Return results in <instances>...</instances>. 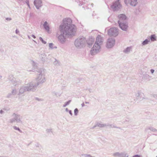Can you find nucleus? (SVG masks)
<instances>
[{
  "label": "nucleus",
  "mask_w": 157,
  "mask_h": 157,
  "mask_svg": "<svg viewBox=\"0 0 157 157\" xmlns=\"http://www.w3.org/2000/svg\"><path fill=\"white\" fill-rule=\"evenodd\" d=\"M72 20L70 18H65L63 21V24L59 26V31L61 34L58 37L59 42L64 44L66 41V36H74L76 32V27L75 25L71 24Z\"/></svg>",
  "instance_id": "nucleus-1"
},
{
  "label": "nucleus",
  "mask_w": 157,
  "mask_h": 157,
  "mask_svg": "<svg viewBox=\"0 0 157 157\" xmlns=\"http://www.w3.org/2000/svg\"><path fill=\"white\" fill-rule=\"evenodd\" d=\"M103 41V38L100 35H98L96 38V41L90 51V54L92 55H95L99 52L101 46L102 44Z\"/></svg>",
  "instance_id": "nucleus-2"
},
{
  "label": "nucleus",
  "mask_w": 157,
  "mask_h": 157,
  "mask_svg": "<svg viewBox=\"0 0 157 157\" xmlns=\"http://www.w3.org/2000/svg\"><path fill=\"white\" fill-rule=\"evenodd\" d=\"M118 17L119 19L118 23L120 27L122 30L126 31L128 27V24L124 21L126 19V16L124 14H121L119 15Z\"/></svg>",
  "instance_id": "nucleus-3"
},
{
  "label": "nucleus",
  "mask_w": 157,
  "mask_h": 157,
  "mask_svg": "<svg viewBox=\"0 0 157 157\" xmlns=\"http://www.w3.org/2000/svg\"><path fill=\"white\" fill-rule=\"evenodd\" d=\"M86 39L82 37L76 39L75 41V45L77 48H81L86 44Z\"/></svg>",
  "instance_id": "nucleus-4"
},
{
  "label": "nucleus",
  "mask_w": 157,
  "mask_h": 157,
  "mask_svg": "<svg viewBox=\"0 0 157 157\" xmlns=\"http://www.w3.org/2000/svg\"><path fill=\"white\" fill-rule=\"evenodd\" d=\"M13 118L9 120L10 123L16 122L17 123H22V117L18 113H14L12 115Z\"/></svg>",
  "instance_id": "nucleus-5"
},
{
  "label": "nucleus",
  "mask_w": 157,
  "mask_h": 157,
  "mask_svg": "<svg viewBox=\"0 0 157 157\" xmlns=\"http://www.w3.org/2000/svg\"><path fill=\"white\" fill-rule=\"evenodd\" d=\"M38 73L39 74L36 78L37 82L36 83L38 86L40 84L46 81L45 75L44 74L43 71H40Z\"/></svg>",
  "instance_id": "nucleus-6"
},
{
  "label": "nucleus",
  "mask_w": 157,
  "mask_h": 157,
  "mask_svg": "<svg viewBox=\"0 0 157 157\" xmlns=\"http://www.w3.org/2000/svg\"><path fill=\"white\" fill-rule=\"evenodd\" d=\"M119 1L120 0H117L113 2L111 6V8L113 11H117L121 8L122 5Z\"/></svg>",
  "instance_id": "nucleus-7"
},
{
  "label": "nucleus",
  "mask_w": 157,
  "mask_h": 157,
  "mask_svg": "<svg viewBox=\"0 0 157 157\" xmlns=\"http://www.w3.org/2000/svg\"><path fill=\"white\" fill-rule=\"evenodd\" d=\"M26 86L28 90V92H34L36 89L38 85L36 83L30 82Z\"/></svg>",
  "instance_id": "nucleus-8"
},
{
  "label": "nucleus",
  "mask_w": 157,
  "mask_h": 157,
  "mask_svg": "<svg viewBox=\"0 0 157 157\" xmlns=\"http://www.w3.org/2000/svg\"><path fill=\"white\" fill-rule=\"evenodd\" d=\"M118 29L115 28H111L108 31V34L110 36L115 37L118 35Z\"/></svg>",
  "instance_id": "nucleus-9"
},
{
  "label": "nucleus",
  "mask_w": 157,
  "mask_h": 157,
  "mask_svg": "<svg viewBox=\"0 0 157 157\" xmlns=\"http://www.w3.org/2000/svg\"><path fill=\"white\" fill-rule=\"evenodd\" d=\"M27 91H28V90L26 86H22L20 87L17 95L19 97L21 96H24L25 93Z\"/></svg>",
  "instance_id": "nucleus-10"
},
{
  "label": "nucleus",
  "mask_w": 157,
  "mask_h": 157,
  "mask_svg": "<svg viewBox=\"0 0 157 157\" xmlns=\"http://www.w3.org/2000/svg\"><path fill=\"white\" fill-rule=\"evenodd\" d=\"M115 39L113 38H109L106 44V47L108 48H111L115 44Z\"/></svg>",
  "instance_id": "nucleus-11"
},
{
  "label": "nucleus",
  "mask_w": 157,
  "mask_h": 157,
  "mask_svg": "<svg viewBox=\"0 0 157 157\" xmlns=\"http://www.w3.org/2000/svg\"><path fill=\"white\" fill-rule=\"evenodd\" d=\"M11 83L13 84L14 86H18L21 83V81L20 79H16L14 78L12 79H10Z\"/></svg>",
  "instance_id": "nucleus-12"
},
{
  "label": "nucleus",
  "mask_w": 157,
  "mask_h": 157,
  "mask_svg": "<svg viewBox=\"0 0 157 157\" xmlns=\"http://www.w3.org/2000/svg\"><path fill=\"white\" fill-rule=\"evenodd\" d=\"M113 156L114 157H128V155L125 152L119 153L116 152L113 154Z\"/></svg>",
  "instance_id": "nucleus-13"
},
{
  "label": "nucleus",
  "mask_w": 157,
  "mask_h": 157,
  "mask_svg": "<svg viewBox=\"0 0 157 157\" xmlns=\"http://www.w3.org/2000/svg\"><path fill=\"white\" fill-rule=\"evenodd\" d=\"M34 4L36 8L37 9H39L42 6L41 0H34Z\"/></svg>",
  "instance_id": "nucleus-14"
},
{
  "label": "nucleus",
  "mask_w": 157,
  "mask_h": 157,
  "mask_svg": "<svg viewBox=\"0 0 157 157\" xmlns=\"http://www.w3.org/2000/svg\"><path fill=\"white\" fill-rule=\"evenodd\" d=\"M94 39L92 38H89L87 40H86V44H87L89 47H90L93 44Z\"/></svg>",
  "instance_id": "nucleus-15"
},
{
  "label": "nucleus",
  "mask_w": 157,
  "mask_h": 157,
  "mask_svg": "<svg viewBox=\"0 0 157 157\" xmlns=\"http://www.w3.org/2000/svg\"><path fill=\"white\" fill-rule=\"evenodd\" d=\"M32 64L33 65V67L34 68V71H36L39 72L40 71H42L41 70H40L37 68V63L34 62V61H32Z\"/></svg>",
  "instance_id": "nucleus-16"
},
{
  "label": "nucleus",
  "mask_w": 157,
  "mask_h": 157,
  "mask_svg": "<svg viewBox=\"0 0 157 157\" xmlns=\"http://www.w3.org/2000/svg\"><path fill=\"white\" fill-rule=\"evenodd\" d=\"M142 78L143 79L145 80H150L151 78V76L148 75L147 73H145L143 74Z\"/></svg>",
  "instance_id": "nucleus-17"
},
{
  "label": "nucleus",
  "mask_w": 157,
  "mask_h": 157,
  "mask_svg": "<svg viewBox=\"0 0 157 157\" xmlns=\"http://www.w3.org/2000/svg\"><path fill=\"white\" fill-rule=\"evenodd\" d=\"M141 93H140L139 92H137L135 94V96L137 99L141 100L143 99V98H142L141 97Z\"/></svg>",
  "instance_id": "nucleus-18"
},
{
  "label": "nucleus",
  "mask_w": 157,
  "mask_h": 157,
  "mask_svg": "<svg viewBox=\"0 0 157 157\" xmlns=\"http://www.w3.org/2000/svg\"><path fill=\"white\" fill-rule=\"evenodd\" d=\"M137 0H128V2L130 3L131 6H135L137 4Z\"/></svg>",
  "instance_id": "nucleus-19"
},
{
  "label": "nucleus",
  "mask_w": 157,
  "mask_h": 157,
  "mask_svg": "<svg viewBox=\"0 0 157 157\" xmlns=\"http://www.w3.org/2000/svg\"><path fill=\"white\" fill-rule=\"evenodd\" d=\"M40 58L41 60L43 62L45 61L46 59V55L44 53L41 54L40 55Z\"/></svg>",
  "instance_id": "nucleus-20"
},
{
  "label": "nucleus",
  "mask_w": 157,
  "mask_h": 157,
  "mask_svg": "<svg viewBox=\"0 0 157 157\" xmlns=\"http://www.w3.org/2000/svg\"><path fill=\"white\" fill-rule=\"evenodd\" d=\"M43 26L45 30L47 31H49V27L47 21H46L44 22L43 25Z\"/></svg>",
  "instance_id": "nucleus-21"
},
{
  "label": "nucleus",
  "mask_w": 157,
  "mask_h": 157,
  "mask_svg": "<svg viewBox=\"0 0 157 157\" xmlns=\"http://www.w3.org/2000/svg\"><path fill=\"white\" fill-rule=\"evenodd\" d=\"M132 47H127L123 51V52L126 54H128L131 51Z\"/></svg>",
  "instance_id": "nucleus-22"
},
{
  "label": "nucleus",
  "mask_w": 157,
  "mask_h": 157,
  "mask_svg": "<svg viewBox=\"0 0 157 157\" xmlns=\"http://www.w3.org/2000/svg\"><path fill=\"white\" fill-rule=\"evenodd\" d=\"M96 123L97 124V127L101 128L107 127V126L108 125H107L106 124H104L101 123H99L97 122H96Z\"/></svg>",
  "instance_id": "nucleus-23"
},
{
  "label": "nucleus",
  "mask_w": 157,
  "mask_h": 157,
  "mask_svg": "<svg viewBox=\"0 0 157 157\" xmlns=\"http://www.w3.org/2000/svg\"><path fill=\"white\" fill-rule=\"evenodd\" d=\"M150 41V40H148V39H146L144 40L142 43V46L145 45H147L148 44L149 42Z\"/></svg>",
  "instance_id": "nucleus-24"
},
{
  "label": "nucleus",
  "mask_w": 157,
  "mask_h": 157,
  "mask_svg": "<svg viewBox=\"0 0 157 157\" xmlns=\"http://www.w3.org/2000/svg\"><path fill=\"white\" fill-rule=\"evenodd\" d=\"M150 39L151 41H154L156 40V37L155 34L151 35L150 36Z\"/></svg>",
  "instance_id": "nucleus-25"
},
{
  "label": "nucleus",
  "mask_w": 157,
  "mask_h": 157,
  "mask_svg": "<svg viewBox=\"0 0 157 157\" xmlns=\"http://www.w3.org/2000/svg\"><path fill=\"white\" fill-rule=\"evenodd\" d=\"M148 129L151 131L155 132L156 135H157V130L153 127H151L148 128Z\"/></svg>",
  "instance_id": "nucleus-26"
},
{
  "label": "nucleus",
  "mask_w": 157,
  "mask_h": 157,
  "mask_svg": "<svg viewBox=\"0 0 157 157\" xmlns=\"http://www.w3.org/2000/svg\"><path fill=\"white\" fill-rule=\"evenodd\" d=\"M54 44L52 43H49V47L52 49H53L54 48H56L57 47L56 46H54Z\"/></svg>",
  "instance_id": "nucleus-27"
},
{
  "label": "nucleus",
  "mask_w": 157,
  "mask_h": 157,
  "mask_svg": "<svg viewBox=\"0 0 157 157\" xmlns=\"http://www.w3.org/2000/svg\"><path fill=\"white\" fill-rule=\"evenodd\" d=\"M13 128L14 129L18 130L19 132L21 133L22 131L19 128L16 127V126H13Z\"/></svg>",
  "instance_id": "nucleus-28"
},
{
  "label": "nucleus",
  "mask_w": 157,
  "mask_h": 157,
  "mask_svg": "<svg viewBox=\"0 0 157 157\" xmlns=\"http://www.w3.org/2000/svg\"><path fill=\"white\" fill-rule=\"evenodd\" d=\"M71 101V100H69L67 102H65V104L63 105V107H65L66 106L69 105V104L70 103Z\"/></svg>",
  "instance_id": "nucleus-29"
},
{
  "label": "nucleus",
  "mask_w": 157,
  "mask_h": 157,
  "mask_svg": "<svg viewBox=\"0 0 157 157\" xmlns=\"http://www.w3.org/2000/svg\"><path fill=\"white\" fill-rule=\"evenodd\" d=\"M55 61L53 62V64L56 66H58L59 65V62L55 59Z\"/></svg>",
  "instance_id": "nucleus-30"
},
{
  "label": "nucleus",
  "mask_w": 157,
  "mask_h": 157,
  "mask_svg": "<svg viewBox=\"0 0 157 157\" xmlns=\"http://www.w3.org/2000/svg\"><path fill=\"white\" fill-rule=\"evenodd\" d=\"M82 156H84V157H95L94 156H91L90 154H83L82 155Z\"/></svg>",
  "instance_id": "nucleus-31"
},
{
  "label": "nucleus",
  "mask_w": 157,
  "mask_h": 157,
  "mask_svg": "<svg viewBox=\"0 0 157 157\" xmlns=\"http://www.w3.org/2000/svg\"><path fill=\"white\" fill-rule=\"evenodd\" d=\"M46 132L47 134H49L50 133L52 132V129H47L46 130Z\"/></svg>",
  "instance_id": "nucleus-32"
},
{
  "label": "nucleus",
  "mask_w": 157,
  "mask_h": 157,
  "mask_svg": "<svg viewBox=\"0 0 157 157\" xmlns=\"http://www.w3.org/2000/svg\"><path fill=\"white\" fill-rule=\"evenodd\" d=\"M39 40H40V41H41L42 42L43 44H46V42L44 40H43V38H42L41 37H39Z\"/></svg>",
  "instance_id": "nucleus-33"
},
{
  "label": "nucleus",
  "mask_w": 157,
  "mask_h": 157,
  "mask_svg": "<svg viewBox=\"0 0 157 157\" xmlns=\"http://www.w3.org/2000/svg\"><path fill=\"white\" fill-rule=\"evenodd\" d=\"M78 109L76 108L75 109L74 111V114L76 116L77 115L78 113Z\"/></svg>",
  "instance_id": "nucleus-34"
},
{
  "label": "nucleus",
  "mask_w": 157,
  "mask_h": 157,
  "mask_svg": "<svg viewBox=\"0 0 157 157\" xmlns=\"http://www.w3.org/2000/svg\"><path fill=\"white\" fill-rule=\"evenodd\" d=\"M17 93V91L16 89H13L12 91V93L13 95Z\"/></svg>",
  "instance_id": "nucleus-35"
},
{
  "label": "nucleus",
  "mask_w": 157,
  "mask_h": 157,
  "mask_svg": "<svg viewBox=\"0 0 157 157\" xmlns=\"http://www.w3.org/2000/svg\"><path fill=\"white\" fill-rule=\"evenodd\" d=\"M5 110V109H1L0 110V113L1 114H4V113H5V112L3 110Z\"/></svg>",
  "instance_id": "nucleus-36"
},
{
  "label": "nucleus",
  "mask_w": 157,
  "mask_h": 157,
  "mask_svg": "<svg viewBox=\"0 0 157 157\" xmlns=\"http://www.w3.org/2000/svg\"><path fill=\"white\" fill-rule=\"evenodd\" d=\"M108 125L107 126H109L110 128H113L114 127V125L112 124H107Z\"/></svg>",
  "instance_id": "nucleus-37"
},
{
  "label": "nucleus",
  "mask_w": 157,
  "mask_h": 157,
  "mask_svg": "<svg viewBox=\"0 0 157 157\" xmlns=\"http://www.w3.org/2000/svg\"><path fill=\"white\" fill-rule=\"evenodd\" d=\"M52 94L53 95H57V92H56L55 91H53L52 92Z\"/></svg>",
  "instance_id": "nucleus-38"
},
{
  "label": "nucleus",
  "mask_w": 157,
  "mask_h": 157,
  "mask_svg": "<svg viewBox=\"0 0 157 157\" xmlns=\"http://www.w3.org/2000/svg\"><path fill=\"white\" fill-rule=\"evenodd\" d=\"M35 100H37L38 101H42V100L41 99H40L38 98H35Z\"/></svg>",
  "instance_id": "nucleus-39"
},
{
  "label": "nucleus",
  "mask_w": 157,
  "mask_h": 157,
  "mask_svg": "<svg viewBox=\"0 0 157 157\" xmlns=\"http://www.w3.org/2000/svg\"><path fill=\"white\" fill-rule=\"evenodd\" d=\"M6 20L7 21H10L12 19L11 18L7 17L6 18Z\"/></svg>",
  "instance_id": "nucleus-40"
},
{
  "label": "nucleus",
  "mask_w": 157,
  "mask_h": 157,
  "mask_svg": "<svg viewBox=\"0 0 157 157\" xmlns=\"http://www.w3.org/2000/svg\"><path fill=\"white\" fill-rule=\"evenodd\" d=\"M132 157H140V156L138 155H136L133 156Z\"/></svg>",
  "instance_id": "nucleus-41"
},
{
  "label": "nucleus",
  "mask_w": 157,
  "mask_h": 157,
  "mask_svg": "<svg viewBox=\"0 0 157 157\" xmlns=\"http://www.w3.org/2000/svg\"><path fill=\"white\" fill-rule=\"evenodd\" d=\"M150 71L152 74H153L154 73L155 71L154 70L151 69L150 70Z\"/></svg>",
  "instance_id": "nucleus-42"
},
{
  "label": "nucleus",
  "mask_w": 157,
  "mask_h": 157,
  "mask_svg": "<svg viewBox=\"0 0 157 157\" xmlns=\"http://www.w3.org/2000/svg\"><path fill=\"white\" fill-rule=\"evenodd\" d=\"M97 127V124L96 123L95 125L93 127H92L91 128V129H93Z\"/></svg>",
  "instance_id": "nucleus-43"
},
{
  "label": "nucleus",
  "mask_w": 157,
  "mask_h": 157,
  "mask_svg": "<svg viewBox=\"0 0 157 157\" xmlns=\"http://www.w3.org/2000/svg\"><path fill=\"white\" fill-rule=\"evenodd\" d=\"M15 33L17 34H18L19 33V31L17 29L15 31Z\"/></svg>",
  "instance_id": "nucleus-44"
},
{
  "label": "nucleus",
  "mask_w": 157,
  "mask_h": 157,
  "mask_svg": "<svg viewBox=\"0 0 157 157\" xmlns=\"http://www.w3.org/2000/svg\"><path fill=\"white\" fill-rule=\"evenodd\" d=\"M69 113H70V114L71 115V116H72V111L71 110H69Z\"/></svg>",
  "instance_id": "nucleus-45"
},
{
  "label": "nucleus",
  "mask_w": 157,
  "mask_h": 157,
  "mask_svg": "<svg viewBox=\"0 0 157 157\" xmlns=\"http://www.w3.org/2000/svg\"><path fill=\"white\" fill-rule=\"evenodd\" d=\"M25 3L27 4L29 3V0H26V1L25 2Z\"/></svg>",
  "instance_id": "nucleus-46"
},
{
  "label": "nucleus",
  "mask_w": 157,
  "mask_h": 157,
  "mask_svg": "<svg viewBox=\"0 0 157 157\" xmlns=\"http://www.w3.org/2000/svg\"><path fill=\"white\" fill-rule=\"evenodd\" d=\"M153 96L155 98H156L157 95L156 94H153Z\"/></svg>",
  "instance_id": "nucleus-47"
},
{
  "label": "nucleus",
  "mask_w": 157,
  "mask_h": 157,
  "mask_svg": "<svg viewBox=\"0 0 157 157\" xmlns=\"http://www.w3.org/2000/svg\"><path fill=\"white\" fill-rule=\"evenodd\" d=\"M32 37H33L34 39H35L36 38V37L34 35H32Z\"/></svg>",
  "instance_id": "nucleus-48"
},
{
  "label": "nucleus",
  "mask_w": 157,
  "mask_h": 157,
  "mask_svg": "<svg viewBox=\"0 0 157 157\" xmlns=\"http://www.w3.org/2000/svg\"><path fill=\"white\" fill-rule=\"evenodd\" d=\"M81 105H82V107L84 106H85V105L84 104V103H82V104H81Z\"/></svg>",
  "instance_id": "nucleus-49"
},
{
  "label": "nucleus",
  "mask_w": 157,
  "mask_h": 157,
  "mask_svg": "<svg viewBox=\"0 0 157 157\" xmlns=\"http://www.w3.org/2000/svg\"><path fill=\"white\" fill-rule=\"evenodd\" d=\"M35 145L36 147H39V144H37Z\"/></svg>",
  "instance_id": "nucleus-50"
},
{
  "label": "nucleus",
  "mask_w": 157,
  "mask_h": 157,
  "mask_svg": "<svg viewBox=\"0 0 157 157\" xmlns=\"http://www.w3.org/2000/svg\"><path fill=\"white\" fill-rule=\"evenodd\" d=\"M27 6H28V7L29 8H30V5H29V3H28V4H27Z\"/></svg>",
  "instance_id": "nucleus-51"
},
{
  "label": "nucleus",
  "mask_w": 157,
  "mask_h": 157,
  "mask_svg": "<svg viewBox=\"0 0 157 157\" xmlns=\"http://www.w3.org/2000/svg\"><path fill=\"white\" fill-rule=\"evenodd\" d=\"M69 110L68 109H67V108H66V111L67 112H68V111L69 112Z\"/></svg>",
  "instance_id": "nucleus-52"
},
{
  "label": "nucleus",
  "mask_w": 157,
  "mask_h": 157,
  "mask_svg": "<svg viewBox=\"0 0 157 157\" xmlns=\"http://www.w3.org/2000/svg\"><path fill=\"white\" fill-rule=\"evenodd\" d=\"M3 51V50H2L1 49V48H0V52H2Z\"/></svg>",
  "instance_id": "nucleus-53"
},
{
  "label": "nucleus",
  "mask_w": 157,
  "mask_h": 157,
  "mask_svg": "<svg viewBox=\"0 0 157 157\" xmlns=\"http://www.w3.org/2000/svg\"><path fill=\"white\" fill-rule=\"evenodd\" d=\"M85 103H86V104H89V102H85Z\"/></svg>",
  "instance_id": "nucleus-54"
},
{
  "label": "nucleus",
  "mask_w": 157,
  "mask_h": 157,
  "mask_svg": "<svg viewBox=\"0 0 157 157\" xmlns=\"http://www.w3.org/2000/svg\"><path fill=\"white\" fill-rule=\"evenodd\" d=\"M117 127L116 126H115L114 125V127L113 128H117Z\"/></svg>",
  "instance_id": "nucleus-55"
},
{
  "label": "nucleus",
  "mask_w": 157,
  "mask_h": 157,
  "mask_svg": "<svg viewBox=\"0 0 157 157\" xmlns=\"http://www.w3.org/2000/svg\"><path fill=\"white\" fill-rule=\"evenodd\" d=\"M28 37L29 39H30V37L29 36H28Z\"/></svg>",
  "instance_id": "nucleus-56"
},
{
  "label": "nucleus",
  "mask_w": 157,
  "mask_h": 157,
  "mask_svg": "<svg viewBox=\"0 0 157 157\" xmlns=\"http://www.w3.org/2000/svg\"><path fill=\"white\" fill-rule=\"evenodd\" d=\"M23 0H18V1H19V2H21L22 1H23Z\"/></svg>",
  "instance_id": "nucleus-57"
},
{
  "label": "nucleus",
  "mask_w": 157,
  "mask_h": 157,
  "mask_svg": "<svg viewBox=\"0 0 157 157\" xmlns=\"http://www.w3.org/2000/svg\"><path fill=\"white\" fill-rule=\"evenodd\" d=\"M117 128H119V129H121V128H120V127H117Z\"/></svg>",
  "instance_id": "nucleus-58"
},
{
  "label": "nucleus",
  "mask_w": 157,
  "mask_h": 157,
  "mask_svg": "<svg viewBox=\"0 0 157 157\" xmlns=\"http://www.w3.org/2000/svg\"><path fill=\"white\" fill-rule=\"evenodd\" d=\"M33 41H34L35 43H36V42L35 41V40H33Z\"/></svg>",
  "instance_id": "nucleus-59"
},
{
  "label": "nucleus",
  "mask_w": 157,
  "mask_h": 157,
  "mask_svg": "<svg viewBox=\"0 0 157 157\" xmlns=\"http://www.w3.org/2000/svg\"><path fill=\"white\" fill-rule=\"evenodd\" d=\"M2 77L1 76H0V78H1Z\"/></svg>",
  "instance_id": "nucleus-60"
},
{
  "label": "nucleus",
  "mask_w": 157,
  "mask_h": 157,
  "mask_svg": "<svg viewBox=\"0 0 157 157\" xmlns=\"http://www.w3.org/2000/svg\"><path fill=\"white\" fill-rule=\"evenodd\" d=\"M127 0H124V2H125Z\"/></svg>",
  "instance_id": "nucleus-61"
},
{
  "label": "nucleus",
  "mask_w": 157,
  "mask_h": 157,
  "mask_svg": "<svg viewBox=\"0 0 157 157\" xmlns=\"http://www.w3.org/2000/svg\"><path fill=\"white\" fill-rule=\"evenodd\" d=\"M32 71V70H31L29 71Z\"/></svg>",
  "instance_id": "nucleus-62"
},
{
  "label": "nucleus",
  "mask_w": 157,
  "mask_h": 157,
  "mask_svg": "<svg viewBox=\"0 0 157 157\" xmlns=\"http://www.w3.org/2000/svg\"><path fill=\"white\" fill-rule=\"evenodd\" d=\"M8 98H9V96H8Z\"/></svg>",
  "instance_id": "nucleus-63"
},
{
  "label": "nucleus",
  "mask_w": 157,
  "mask_h": 157,
  "mask_svg": "<svg viewBox=\"0 0 157 157\" xmlns=\"http://www.w3.org/2000/svg\"><path fill=\"white\" fill-rule=\"evenodd\" d=\"M157 96V94H156Z\"/></svg>",
  "instance_id": "nucleus-64"
}]
</instances>
